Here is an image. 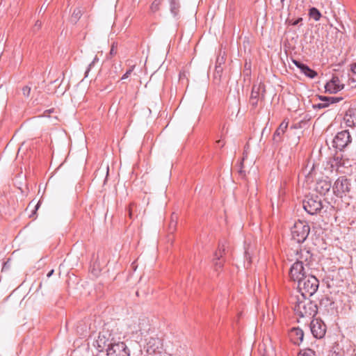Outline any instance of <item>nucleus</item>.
I'll return each instance as SVG.
<instances>
[{
	"mask_svg": "<svg viewBox=\"0 0 356 356\" xmlns=\"http://www.w3.org/2000/svg\"><path fill=\"white\" fill-rule=\"evenodd\" d=\"M319 281L314 276L308 274L298 283V289L304 299L313 296L318 290Z\"/></svg>",
	"mask_w": 356,
	"mask_h": 356,
	"instance_id": "obj_1",
	"label": "nucleus"
},
{
	"mask_svg": "<svg viewBox=\"0 0 356 356\" xmlns=\"http://www.w3.org/2000/svg\"><path fill=\"white\" fill-rule=\"evenodd\" d=\"M295 312L300 317H314L318 312L316 304L309 300H298L294 307Z\"/></svg>",
	"mask_w": 356,
	"mask_h": 356,
	"instance_id": "obj_2",
	"label": "nucleus"
},
{
	"mask_svg": "<svg viewBox=\"0 0 356 356\" xmlns=\"http://www.w3.org/2000/svg\"><path fill=\"white\" fill-rule=\"evenodd\" d=\"M310 232L309 226L303 221L296 222L291 228V239L297 243H303L307 238Z\"/></svg>",
	"mask_w": 356,
	"mask_h": 356,
	"instance_id": "obj_3",
	"label": "nucleus"
},
{
	"mask_svg": "<svg viewBox=\"0 0 356 356\" xmlns=\"http://www.w3.org/2000/svg\"><path fill=\"white\" fill-rule=\"evenodd\" d=\"M303 208L310 215H316L323 209L321 199L317 196L307 197L302 202Z\"/></svg>",
	"mask_w": 356,
	"mask_h": 356,
	"instance_id": "obj_4",
	"label": "nucleus"
},
{
	"mask_svg": "<svg viewBox=\"0 0 356 356\" xmlns=\"http://www.w3.org/2000/svg\"><path fill=\"white\" fill-rule=\"evenodd\" d=\"M350 181L346 177H339L332 186L333 193L336 196L343 197L350 192Z\"/></svg>",
	"mask_w": 356,
	"mask_h": 356,
	"instance_id": "obj_5",
	"label": "nucleus"
},
{
	"mask_svg": "<svg viewBox=\"0 0 356 356\" xmlns=\"http://www.w3.org/2000/svg\"><path fill=\"white\" fill-rule=\"evenodd\" d=\"M113 338H111V334L108 331H103L99 332L97 339L95 341V346L99 352H108V348L115 343Z\"/></svg>",
	"mask_w": 356,
	"mask_h": 356,
	"instance_id": "obj_6",
	"label": "nucleus"
},
{
	"mask_svg": "<svg viewBox=\"0 0 356 356\" xmlns=\"http://www.w3.org/2000/svg\"><path fill=\"white\" fill-rule=\"evenodd\" d=\"M309 273L305 270L302 261H299L293 264L289 270L290 279L298 283L300 280H302L305 276H307Z\"/></svg>",
	"mask_w": 356,
	"mask_h": 356,
	"instance_id": "obj_7",
	"label": "nucleus"
},
{
	"mask_svg": "<svg viewBox=\"0 0 356 356\" xmlns=\"http://www.w3.org/2000/svg\"><path fill=\"white\" fill-rule=\"evenodd\" d=\"M333 147L341 151L351 143V136L348 130L338 132L333 139Z\"/></svg>",
	"mask_w": 356,
	"mask_h": 356,
	"instance_id": "obj_8",
	"label": "nucleus"
},
{
	"mask_svg": "<svg viewBox=\"0 0 356 356\" xmlns=\"http://www.w3.org/2000/svg\"><path fill=\"white\" fill-rule=\"evenodd\" d=\"M327 327L320 318H314L310 323V330L316 339H322L326 333Z\"/></svg>",
	"mask_w": 356,
	"mask_h": 356,
	"instance_id": "obj_9",
	"label": "nucleus"
},
{
	"mask_svg": "<svg viewBox=\"0 0 356 356\" xmlns=\"http://www.w3.org/2000/svg\"><path fill=\"white\" fill-rule=\"evenodd\" d=\"M107 356H129V350L126 344L121 341H115L113 346L108 348Z\"/></svg>",
	"mask_w": 356,
	"mask_h": 356,
	"instance_id": "obj_10",
	"label": "nucleus"
},
{
	"mask_svg": "<svg viewBox=\"0 0 356 356\" xmlns=\"http://www.w3.org/2000/svg\"><path fill=\"white\" fill-rule=\"evenodd\" d=\"M162 341L158 337H150L146 339V351L149 355L161 353L162 349Z\"/></svg>",
	"mask_w": 356,
	"mask_h": 356,
	"instance_id": "obj_11",
	"label": "nucleus"
},
{
	"mask_svg": "<svg viewBox=\"0 0 356 356\" xmlns=\"http://www.w3.org/2000/svg\"><path fill=\"white\" fill-rule=\"evenodd\" d=\"M343 88L344 85L340 83L339 78L335 75L332 76L331 80L325 86V92L330 94H335Z\"/></svg>",
	"mask_w": 356,
	"mask_h": 356,
	"instance_id": "obj_12",
	"label": "nucleus"
},
{
	"mask_svg": "<svg viewBox=\"0 0 356 356\" xmlns=\"http://www.w3.org/2000/svg\"><path fill=\"white\" fill-rule=\"evenodd\" d=\"M320 307L323 308L331 315L337 313V304L332 300V298L325 296L320 300Z\"/></svg>",
	"mask_w": 356,
	"mask_h": 356,
	"instance_id": "obj_13",
	"label": "nucleus"
},
{
	"mask_svg": "<svg viewBox=\"0 0 356 356\" xmlns=\"http://www.w3.org/2000/svg\"><path fill=\"white\" fill-rule=\"evenodd\" d=\"M293 63L306 76L310 79H314L317 76L318 73L314 70L310 68L307 64L297 60H293Z\"/></svg>",
	"mask_w": 356,
	"mask_h": 356,
	"instance_id": "obj_14",
	"label": "nucleus"
},
{
	"mask_svg": "<svg viewBox=\"0 0 356 356\" xmlns=\"http://www.w3.org/2000/svg\"><path fill=\"white\" fill-rule=\"evenodd\" d=\"M289 122L285 120L282 121V122L280 124L278 128L274 132L273 136V143L275 144H279L282 141V135L285 133L287 129Z\"/></svg>",
	"mask_w": 356,
	"mask_h": 356,
	"instance_id": "obj_15",
	"label": "nucleus"
},
{
	"mask_svg": "<svg viewBox=\"0 0 356 356\" xmlns=\"http://www.w3.org/2000/svg\"><path fill=\"white\" fill-rule=\"evenodd\" d=\"M332 184L330 180L321 179L316 182V191L321 195H325L330 190Z\"/></svg>",
	"mask_w": 356,
	"mask_h": 356,
	"instance_id": "obj_16",
	"label": "nucleus"
},
{
	"mask_svg": "<svg viewBox=\"0 0 356 356\" xmlns=\"http://www.w3.org/2000/svg\"><path fill=\"white\" fill-rule=\"evenodd\" d=\"M291 341L296 345H299L304 338V332L299 327H293L289 333Z\"/></svg>",
	"mask_w": 356,
	"mask_h": 356,
	"instance_id": "obj_17",
	"label": "nucleus"
},
{
	"mask_svg": "<svg viewBox=\"0 0 356 356\" xmlns=\"http://www.w3.org/2000/svg\"><path fill=\"white\" fill-rule=\"evenodd\" d=\"M348 349L345 350V345L342 341L335 343L330 350V356H347Z\"/></svg>",
	"mask_w": 356,
	"mask_h": 356,
	"instance_id": "obj_18",
	"label": "nucleus"
},
{
	"mask_svg": "<svg viewBox=\"0 0 356 356\" xmlns=\"http://www.w3.org/2000/svg\"><path fill=\"white\" fill-rule=\"evenodd\" d=\"M344 120L347 126L354 127L356 124V108H349L345 114Z\"/></svg>",
	"mask_w": 356,
	"mask_h": 356,
	"instance_id": "obj_19",
	"label": "nucleus"
},
{
	"mask_svg": "<svg viewBox=\"0 0 356 356\" xmlns=\"http://www.w3.org/2000/svg\"><path fill=\"white\" fill-rule=\"evenodd\" d=\"M177 224V216L175 213H173L171 216L170 221L168 225V232L169 233L168 235V242L172 243L173 242V232L175 231Z\"/></svg>",
	"mask_w": 356,
	"mask_h": 356,
	"instance_id": "obj_20",
	"label": "nucleus"
},
{
	"mask_svg": "<svg viewBox=\"0 0 356 356\" xmlns=\"http://www.w3.org/2000/svg\"><path fill=\"white\" fill-rule=\"evenodd\" d=\"M170 4V10L171 14L177 17L179 15V9L181 7L179 0H168Z\"/></svg>",
	"mask_w": 356,
	"mask_h": 356,
	"instance_id": "obj_21",
	"label": "nucleus"
},
{
	"mask_svg": "<svg viewBox=\"0 0 356 356\" xmlns=\"http://www.w3.org/2000/svg\"><path fill=\"white\" fill-rule=\"evenodd\" d=\"M265 98V93H261V95H254V94H250V104L251 106L252 109H255L257 106L259 99L261 101L264 100Z\"/></svg>",
	"mask_w": 356,
	"mask_h": 356,
	"instance_id": "obj_22",
	"label": "nucleus"
},
{
	"mask_svg": "<svg viewBox=\"0 0 356 356\" xmlns=\"http://www.w3.org/2000/svg\"><path fill=\"white\" fill-rule=\"evenodd\" d=\"M318 99L323 102L325 104H327V107L330 104H336L339 102L343 99L341 97H329L324 95H318Z\"/></svg>",
	"mask_w": 356,
	"mask_h": 356,
	"instance_id": "obj_23",
	"label": "nucleus"
},
{
	"mask_svg": "<svg viewBox=\"0 0 356 356\" xmlns=\"http://www.w3.org/2000/svg\"><path fill=\"white\" fill-rule=\"evenodd\" d=\"M223 69L222 66H215V70L213 75V81L216 85H220L221 82Z\"/></svg>",
	"mask_w": 356,
	"mask_h": 356,
	"instance_id": "obj_24",
	"label": "nucleus"
},
{
	"mask_svg": "<svg viewBox=\"0 0 356 356\" xmlns=\"http://www.w3.org/2000/svg\"><path fill=\"white\" fill-rule=\"evenodd\" d=\"M82 16V10L80 8H76L74 9L72 14L71 15L70 22L73 24L77 23L81 17Z\"/></svg>",
	"mask_w": 356,
	"mask_h": 356,
	"instance_id": "obj_25",
	"label": "nucleus"
},
{
	"mask_svg": "<svg viewBox=\"0 0 356 356\" xmlns=\"http://www.w3.org/2000/svg\"><path fill=\"white\" fill-rule=\"evenodd\" d=\"M297 252V254H299V250L297 249L296 250ZM312 254L310 253V250L307 249L306 247L304 248V249L300 250V257L299 259H305V261H307L312 258Z\"/></svg>",
	"mask_w": 356,
	"mask_h": 356,
	"instance_id": "obj_26",
	"label": "nucleus"
},
{
	"mask_svg": "<svg viewBox=\"0 0 356 356\" xmlns=\"http://www.w3.org/2000/svg\"><path fill=\"white\" fill-rule=\"evenodd\" d=\"M309 15L315 21H318L321 17V13L318 9L315 7H312L309 10Z\"/></svg>",
	"mask_w": 356,
	"mask_h": 356,
	"instance_id": "obj_27",
	"label": "nucleus"
},
{
	"mask_svg": "<svg viewBox=\"0 0 356 356\" xmlns=\"http://www.w3.org/2000/svg\"><path fill=\"white\" fill-rule=\"evenodd\" d=\"M261 91V93H265V85L263 83H259V85L254 84L252 88L251 94L260 95Z\"/></svg>",
	"mask_w": 356,
	"mask_h": 356,
	"instance_id": "obj_28",
	"label": "nucleus"
},
{
	"mask_svg": "<svg viewBox=\"0 0 356 356\" xmlns=\"http://www.w3.org/2000/svg\"><path fill=\"white\" fill-rule=\"evenodd\" d=\"M162 0H154L151 4L150 10L152 13H156L159 10L160 5L161 4Z\"/></svg>",
	"mask_w": 356,
	"mask_h": 356,
	"instance_id": "obj_29",
	"label": "nucleus"
},
{
	"mask_svg": "<svg viewBox=\"0 0 356 356\" xmlns=\"http://www.w3.org/2000/svg\"><path fill=\"white\" fill-rule=\"evenodd\" d=\"M98 61H99V58L97 57V56H95V58H93L92 61L88 65V66L86 70L85 77L88 76L90 70L93 67L95 64L96 63H97Z\"/></svg>",
	"mask_w": 356,
	"mask_h": 356,
	"instance_id": "obj_30",
	"label": "nucleus"
},
{
	"mask_svg": "<svg viewBox=\"0 0 356 356\" xmlns=\"http://www.w3.org/2000/svg\"><path fill=\"white\" fill-rule=\"evenodd\" d=\"M117 54V43L113 42L111 44L109 54L107 56V58H111L112 56Z\"/></svg>",
	"mask_w": 356,
	"mask_h": 356,
	"instance_id": "obj_31",
	"label": "nucleus"
},
{
	"mask_svg": "<svg viewBox=\"0 0 356 356\" xmlns=\"http://www.w3.org/2000/svg\"><path fill=\"white\" fill-rule=\"evenodd\" d=\"M314 352L312 349H305L300 351L298 356H314Z\"/></svg>",
	"mask_w": 356,
	"mask_h": 356,
	"instance_id": "obj_32",
	"label": "nucleus"
},
{
	"mask_svg": "<svg viewBox=\"0 0 356 356\" xmlns=\"http://www.w3.org/2000/svg\"><path fill=\"white\" fill-rule=\"evenodd\" d=\"M31 87L29 86H25L22 88V93H23V95L26 97H29L30 95V93H31Z\"/></svg>",
	"mask_w": 356,
	"mask_h": 356,
	"instance_id": "obj_33",
	"label": "nucleus"
},
{
	"mask_svg": "<svg viewBox=\"0 0 356 356\" xmlns=\"http://www.w3.org/2000/svg\"><path fill=\"white\" fill-rule=\"evenodd\" d=\"M312 107L314 109H321V108H324L327 107V104H325L324 102L318 103V104H313Z\"/></svg>",
	"mask_w": 356,
	"mask_h": 356,
	"instance_id": "obj_34",
	"label": "nucleus"
},
{
	"mask_svg": "<svg viewBox=\"0 0 356 356\" xmlns=\"http://www.w3.org/2000/svg\"><path fill=\"white\" fill-rule=\"evenodd\" d=\"M100 271H101V268L99 266L96 267V266L94 264V266L91 270L92 273L95 276H98L99 274L100 273Z\"/></svg>",
	"mask_w": 356,
	"mask_h": 356,
	"instance_id": "obj_35",
	"label": "nucleus"
},
{
	"mask_svg": "<svg viewBox=\"0 0 356 356\" xmlns=\"http://www.w3.org/2000/svg\"><path fill=\"white\" fill-rule=\"evenodd\" d=\"M133 68H134V67H132L129 68L128 70H127V72L122 76L121 79L124 80V79H127L129 76V75L131 74V72L133 71Z\"/></svg>",
	"mask_w": 356,
	"mask_h": 356,
	"instance_id": "obj_36",
	"label": "nucleus"
},
{
	"mask_svg": "<svg viewBox=\"0 0 356 356\" xmlns=\"http://www.w3.org/2000/svg\"><path fill=\"white\" fill-rule=\"evenodd\" d=\"M224 60H225V59H224V57H223V56H222V57H219V56H218V57L217 58V59H216V66H218V65L221 66V65H222V63H224Z\"/></svg>",
	"mask_w": 356,
	"mask_h": 356,
	"instance_id": "obj_37",
	"label": "nucleus"
},
{
	"mask_svg": "<svg viewBox=\"0 0 356 356\" xmlns=\"http://www.w3.org/2000/svg\"><path fill=\"white\" fill-rule=\"evenodd\" d=\"M225 250L222 249V250H221V249H219V252H216L215 253V258L214 259H216V260H220V257H222V252L224 251Z\"/></svg>",
	"mask_w": 356,
	"mask_h": 356,
	"instance_id": "obj_38",
	"label": "nucleus"
},
{
	"mask_svg": "<svg viewBox=\"0 0 356 356\" xmlns=\"http://www.w3.org/2000/svg\"><path fill=\"white\" fill-rule=\"evenodd\" d=\"M302 21V17H298L297 19H296L295 20H293L292 22H291V25L293 26H297L299 23H300Z\"/></svg>",
	"mask_w": 356,
	"mask_h": 356,
	"instance_id": "obj_39",
	"label": "nucleus"
},
{
	"mask_svg": "<svg viewBox=\"0 0 356 356\" xmlns=\"http://www.w3.org/2000/svg\"><path fill=\"white\" fill-rule=\"evenodd\" d=\"M40 206V202L39 201V202L37 203V204L35 206V209H34V210L33 211V212H32L31 215L30 216V217L33 216L36 213V211H37V210L39 209Z\"/></svg>",
	"mask_w": 356,
	"mask_h": 356,
	"instance_id": "obj_40",
	"label": "nucleus"
},
{
	"mask_svg": "<svg viewBox=\"0 0 356 356\" xmlns=\"http://www.w3.org/2000/svg\"><path fill=\"white\" fill-rule=\"evenodd\" d=\"M42 26V22L39 20L36 21L35 25H34V31H35V29L38 30L41 28Z\"/></svg>",
	"mask_w": 356,
	"mask_h": 356,
	"instance_id": "obj_41",
	"label": "nucleus"
},
{
	"mask_svg": "<svg viewBox=\"0 0 356 356\" xmlns=\"http://www.w3.org/2000/svg\"><path fill=\"white\" fill-rule=\"evenodd\" d=\"M241 168H240V170H238V173L242 175V176H245V171L243 170V162H241Z\"/></svg>",
	"mask_w": 356,
	"mask_h": 356,
	"instance_id": "obj_42",
	"label": "nucleus"
},
{
	"mask_svg": "<svg viewBox=\"0 0 356 356\" xmlns=\"http://www.w3.org/2000/svg\"><path fill=\"white\" fill-rule=\"evenodd\" d=\"M350 69H351V71H352L355 74H356V63H353V64L351 65V67H350Z\"/></svg>",
	"mask_w": 356,
	"mask_h": 356,
	"instance_id": "obj_43",
	"label": "nucleus"
},
{
	"mask_svg": "<svg viewBox=\"0 0 356 356\" xmlns=\"http://www.w3.org/2000/svg\"><path fill=\"white\" fill-rule=\"evenodd\" d=\"M54 272V270H51L47 273V277H50L53 275Z\"/></svg>",
	"mask_w": 356,
	"mask_h": 356,
	"instance_id": "obj_44",
	"label": "nucleus"
},
{
	"mask_svg": "<svg viewBox=\"0 0 356 356\" xmlns=\"http://www.w3.org/2000/svg\"><path fill=\"white\" fill-rule=\"evenodd\" d=\"M215 265L216 267L220 268L222 266V263L220 261H216Z\"/></svg>",
	"mask_w": 356,
	"mask_h": 356,
	"instance_id": "obj_45",
	"label": "nucleus"
},
{
	"mask_svg": "<svg viewBox=\"0 0 356 356\" xmlns=\"http://www.w3.org/2000/svg\"><path fill=\"white\" fill-rule=\"evenodd\" d=\"M245 257H246V258L250 257V256H249V253H248V250H245Z\"/></svg>",
	"mask_w": 356,
	"mask_h": 356,
	"instance_id": "obj_46",
	"label": "nucleus"
},
{
	"mask_svg": "<svg viewBox=\"0 0 356 356\" xmlns=\"http://www.w3.org/2000/svg\"><path fill=\"white\" fill-rule=\"evenodd\" d=\"M128 212H129V217L131 218L132 213H131L130 208L128 209Z\"/></svg>",
	"mask_w": 356,
	"mask_h": 356,
	"instance_id": "obj_47",
	"label": "nucleus"
},
{
	"mask_svg": "<svg viewBox=\"0 0 356 356\" xmlns=\"http://www.w3.org/2000/svg\"><path fill=\"white\" fill-rule=\"evenodd\" d=\"M266 129V127H265V128L262 130V133H261V134H262V135L264 134V132H265Z\"/></svg>",
	"mask_w": 356,
	"mask_h": 356,
	"instance_id": "obj_48",
	"label": "nucleus"
},
{
	"mask_svg": "<svg viewBox=\"0 0 356 356\" xmlns=\"http://www.w3.org/2000/svg\"><path fill=\"white\" fill-rule=\"evenodd\" d=\"M223 146H224V143H222V144L220 145V147H222Z\"/></svg>",
	"mask_w": 356,
	"mask_h": 356,
	"instance_id": "obj_49",
	"label": "nucleus"
},
{
	"mask_svg": "<svg viewBox=\"0 0 356 356\" xmlns=\"http://www.w3.org/2000/svg\"><path fill=\"white\" fill-rule=\"evenodd\" d=\"M217 143H218V144H220V143H221V141H220V140H218V141H217Z\"/></svg>",
	"mask_w": 356,
	"mask_h": 356,
	"instance_id": "obj_50",
	"label": "nucleus"
},
{
	"mask_svg": "<svg viewBox=\"0 0 356 356\" xmlns=\"http://www.w3.org/2000/svg\"><path fill=\"white\" fill-rule=\"evenodd\" d=\"M348 346H350V344H347V345L346 346V348H347Z\"/></svg>",
	"mask_w": 356,
	"mask_h": 356,
	"instance_id": "obj_51",
	"label": "nucleus"
}]
</instances>
